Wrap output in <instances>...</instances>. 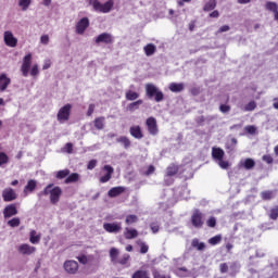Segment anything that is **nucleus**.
I'll return each instance as SVG.
<instances>
[{"label":"nucleus","mask_w":278,"mask_h":278,"mask_svg":"<svg viewBox=\"0 0 278 278\" xmlns=\"http://www.w3.org/2000/svg\"><path fill=\"white\" fill-rule=\"evenodd\" d=\"M263 162H266V164H273V156H270L269 154L263 155Z\"/></svg>","instance_id":"obj_59"},{"label":"nucleus","mask_w":278,"mask_h":278,"mask_svg":"<svg viewBox=\"0 0 278 278\" xmlns=\"http://www.w3.org/2000/svg\"><path fill=\"white\" fill-rule=\"evenodd\" d=\"M125 223L126 225H134V223H138V217L136 215H127Z\"/></svg>","instance_id":"obj_44"},{"label":"nucleus","mask_w":278,"mask_h":278,"mask_svg":"<svg viewBox=\"0 0 278 278\" xmlns=\"http://www.w3.org/2000/svg\"><path fill=\"white\" fill-rule=\"evenodd\" d=\"M103 170H105V175L100 178L101 184H108L110 179H112V175L114 174V167L110 165H104Z\"/></svg>","instance_id":"obj_14"},{"label":"nucleus","mask_w":278,"mask_h":278,"mask_svg":"<svg viewBox=\"0 0 278 278\" xmlns=\"http://www.w3.org/2000/svg\"><path fill=\"white\" fill-rule=\"evenodd\" d=\"M216 8V0H210L204 5V12H212Z\"/></svg>","instance_id":"obj_43"},{"label":"nucleus","mask_w":278,"mask_h":278,"mask_svg":"<svg viewBox=\"0 0 278 278\" xmlns=\"http://www.w3.org/2000/svg\"><path fill=\"white\" fill-rule=\"evenodd\" d=\"M143 101L142 100H137L132 103H130L127 106L128 112H136V110H138L140 108V105H142Z\"/></svg>","instance_id":"obj_38"},{"label":"nucleus","mask_w":278,"mask_h":278,"mask_svg":"<svg viewBox=\"0 0 278 278\" xmlns=\"http://www.w3.org/2000/svg\"><path fill=\"white\" fill-rule=\"evenodd\" d=\"M123 192H125V189L123 187H113L109 191L108 195L111 197V199H114L115 197L123 194Z\"/></svg>","instance_id":"obj_24"},{"label":"nucleus","mask_w":278,"mask_h":278,"mask_svg":"<svg viewBox=\"0 0 278 278\" xmlns=\"http://www.w3.org/2000/svg\"><path fill=\"white\" fill-rule=\"evenodd\" d=\"M68 175H71L70 169H62L55 173L56 179H66Z\"/></svg>","instance_id":"obj_40"},{"label":"nucleus","mask_w":278,"mask_h":278,"mask_svg":"<svg viewBox=\"0 0 278 278\" xmlns=\"http://www.w3.org/2000/svg\"><path fill=\"white\" fill-rule=\"evenodd\" d=\"M177 191L180 192V193H179V197H180L181 199H186V192H188V187L182 186V187H180L179 189H177Z\"/></svg>","instance_id":"obj_51"},{"label":"nucleus","mask_w":278,"mask_h":278,"mask_svg":"<svg viewBox=\"0 0 278 278\" xmlns=\"http://www.w3.org/2000/svg\"><path fill=\"white\" fill-rule=\"evenodd\" d=\"M140 253L144 254V253H149V245L144 242L140 243Z\"/></svg>","instance_id":"obj_55"},{"label":"nucleus","mask_w":278,"mask_h":278,"mask_svg":"<svg viewBox=\"0 0 278 278\" xmlns=\"http://www.w3.org/2000/svg\"><path fill=\"white\" fill-rule=\"evenodd\" d=\"M177 170H179L177 165H169L166 169V180H168V177H175V175H177Z\"/></svg>","instance_id":"obj_27"},{"label":"nucleus","mask_w":278,"mask_h":278,"mask_svg":"<svg viewBox=\"0 0 278 278\" xmlns=\"http://www.w3.org/2000/svg\"><path fill=\"white\" fill-rule=\"evenodd\" d=\"M129 134L132 136V138H136V140H142V138H144V135H142V128H140V126H131Z\"/></svg>","instance_id":"obj_18"},{"label":"nucleus","mask_w":278,"mask_h":278,"mask_svg":"<svg viewBox=\"0 0 278 278\" xmlns=\"http://www.w3.org/2000/svg\"><path fill=\"white\" fill-rule=\"evenodd\" d=\"M49 68H51V60H46V61L43 62L42 70H43V71H47V70H49Z\"/></svg>","instance_id":"obj_62"},{"label":"nucleus","mask_w":278,"mask_h":278,"mask_svg":"<svg viewBox=\"0 0 278 278\" xmlns=\"http://www.w3.org/2000/svg\"><path fill=\"white\" fill-rule=\"evenodd\" d=\"M146 94L148 99H154L156 103H162L164 101V92L155 86L153 83L146 84Z\"/></svg>","instance_id":"obj_3"},{"label":"nucleus","mask_w":278,"mask_h":278,"mask_svg":"<svg viewBox=\"0 0 278 278\" xmlns=\"http://www.w3.org/2000/svg\"><path fill=\"white\" fill-rule=\"evenodd\" d=\"M204 214L199 211V208L193 210V213L191 215V225L195 227V229H201L203 227L204 220Z\"/></svg>","instance_id":"obj_4"},{"label":"nucleus","mask_w":278,"mask_h":278,"mask_svg":"<svg viewBox=\"0 0 278 278\" xmlns=\"http://www.w3.org/2000/svg\"><path fill=\"white\" fill-rule=\"evenodd\" d=\"M212 157L215 160V162H218L225 157V151L220 148H213Z\"/></svg>","instance_id":"obj_19"},{"label":"nucleus","mask_w":278,"mask_h":278,"mask_svg":"<svg viewBox=\"0 0 278 278\" xmlns=\"http://www.w3.org/2000/svg\"><path fill=\"white\" fill-rule=\"evenodd\" d=\"M2 198L5 203H10L12 201H16L17 194L16 191L12 188H5L2 191Z\"/></svg>","instance_id":"obj_9"},{"label":"nucleus","mask_w":278,"mask_h":278,"mask_svg":"<svg viewBox=\"0 0 278 278\" xmlns=\"http://www.w3.org/2000/svg\"><path fill=\"white\" fill-rule=\"evenodd\" d=\"M93 125L96 129H103L105 127V117H98L94 119Z\"/></svg>","instance_id":"obj_35"},{"label":"nucleus","mask_w":278,"mask_h":278,"mask_svg":"<svg viewBox=\"0 0 278 278\" xmlns=\"http://www.w3.org/2000/svg\"><path fill=\"white\" fill-rule=\"evenodd\" d=\"M9 227H18L21 225V218L15 217L8 222Z\"/></svg>","instance_id":"obj_45"},{"label":"nucleus","mask_w":278,"mask_h":278,"mask_svg":"<svg viewBox=\"0 0 278 278\" xmlns=\"http://www.w3.org/2000/svg\"><path fill=\"white\" fill-rule=\"evenodd\" d=\"M255 108H257V103L255 101H250L244 106H240V110H242L243 112H253Z\"/></svg>","instance_id":"obj_32"},{"label":"nucleus","mask_w":278,"mask_h":278,"mask_svg":"<svg viewBox=\"0 0 278 278\" xmlns=\"http://www.w3.org/2000/svg\"><path fill=\"white\" fill-rule=\"evenodd\" d=\"M77 181H79V174L73 173L68 174V176L64 180V184H77Z\"/></svg>","instance_id":"obj_29"},{"label":"nucleus","mask_w":278,"mask_h":278,"mask_svg":"<svg viewBox=\"0 0 278 278\" xmlns=\"http://www.w3.org/2000/svg\"><path fill=\"white\" fill-rule=\"evenodd\" d=\"M222 240L223 236L216 235L215 237L208 239V244H211V247H216V244H220Z\"/></svg>","instance_id":"obj_41"},{"label":"nucleus","mask_w":278,"mask_h":278,"mask_svg":"<svg viewBox=\"0 0 278 278\" xmlns=\"http://www.w3.org/2000/svg\"><path fill=\"white\" fill-rule=\"evenodd\" d=\"M10 164V156L5 152H0V168H5Z\"/></svg>","instance_id":"obj_28"},{"label":"nucleus","mask_w":278,"mask_h":278,"mask_svg":"<svg viewBox=\"0 0 278 278\" xmlns=\"http://www.w3.org/2000/svg\"><path fill=\"white\" fill-rule=\"evenodd\" d=\"M240 165L243 166L245 170H251L255 167V161H253V159H245L240 162Z\"/></svg>","instance_id":"obj_25"},{"label":"nucleus","mask_w":278,"mask_h":278,"mask_svg":"<svg viewBox=\"0 0 278 278\" xmlns=\"http://www.w3.org/2000/svg\"><path fill=\"white\" fill-rule=\"evenodd\" d=\"M18 253H21L22 255H31L36 253V247H31L27 243L21 244L18 247Z\"/></svg>","instance_id":"obj_15"},{"label":"nucleus","mask_w":278,"mask_h":278,"mask_svg":"<svg viewBox=\"0 0 278 278\" xmlns=\"http://www.w3.org/2000/svg\"><path fill=\"white\" fill-rule=\"evenodd\" d=\"M3 41L7 47L14 48L18 45V39L14 37V34L10 30H5L3 34Z\"/></svg>","instance_id":"obj_8"},{"label":"nucleus","mask_w":278,"mask_h":278,"mask_svg":"<svg viewBox=\"0 0 278 278\" xmlns=\"http://www.w3.org/2000/svg\"><path fill=\"white\" fill-rule=\"evenodd\" d=\"M103 229H105L108 233H121V231L123 230V223L121 222L104 223Z\"/></svg>","instance_id":"obj_7"},{"label":"nucleus","mask_w":278,"mask_h":278,"mask_svg":"<svg viewBox=\"0 0 278 278\" xmlns=\"http://www.w3.org/2000/svg\"><path fill=\"white\" fill-rule=\"evenodd\" d=\"M217 164L220 168H223L224 170H227V168H229V162L225 161V160H219L217 161Z\"/></svg>","instance_id":"obj_49"},{"label":"nucleus","mask_w":278,"mask_h":278,"mask_svg":"<svg viewBox=\"0 0 278 278\" xmlns=\"http://www.w3.org/2000/svg\"><path fill=\"white\" fill-rule=\"evenodd\" d=\"M96 166H97V160H91V161H89L87 168H88V170H92L96 168Z\"/></svg>","instance_id":"obj_58"},{"label":"nucleus","mask_w":278,"mask_h":278,"mask_svg":"<svg viewBox=\"0 0 278 278\" xmlns=\"http://www.w3.org/2000/svg\"><path fill=\"white\" fill-rule=\"evenodd\" d=\"M184 88H186L184 83H170L168 86L170 92H182Z\"/></svg>","instance_id":"obj_23"},{"label":"nucleus","mask_w":278,"mask_h":278,"mask_svg":"<svg viewBox=\"0 0 278 278\" xmlns=\"http://www.w3.org/2000/svg\"><path fill=\"white\" fill-rule=\"evenodd\" d=\"M236 144H238V139L231 138L226 142V149H228V151H233L236 149Z\"/></svg>","instance_id":"obj_42"},{"label":"nucleus","mask_w":278,"mask_h":278,"mask_svg":"<svg viewBox=\"0 0 278 278\" xmlns=\"http://www.w3.org/2000/svg\"><path fill=\"white\" fill-rule=\"evenodd\" d=\"M219 110H220V112H222L223 114H227V112H230L231 106H229V105H227V104H222V105L219 106Z\"/></svg>","instance_id":"obj_56"},{"label":"nucleus","mask_w":278,"mask_h":278,"mask_svg":"<svg viewBox=\"0 0 278 278\" xmlns=\"http://www.w3.org/2000/svg\"><path fill=\"white\" fill-rule=\"evenodd\" d=\"M245 131L247 134H250L251 136H253L255 134V131H257V128H255V126H245Z\"/></svg>","instance_id":"obj_54"},{"label":"nucleus","mask_w":278,"mask_h":278,"mask_svg":"<svg viewBox=\"0 0 278 278\" xmlns=\"http://www.w3.org/2000/svg\"><path fill=\"white\" fill-rule=\"evenodd\" d=\"M150 229H151L152 233H157V231H160V224L159 223H152L150 225Z\"/></svg>","instance_id":"obj_52"},{"label":"nucleus","mask_w":278,"mask_h":278,"mask_svg":"<svg viewBox=\"0 0 278 278\" xmlns=\"http://www.w3.org/2000/svg\"><path fill=\"white\" fill-rule=\"evenodd\" d=\"M269 218L271 220H277V218H278V206L270 210Z\"/></svg>","instance_id":"obj_47"},{"label":"nucleus","mask_w":278,"mask_h":278,"mask_svg":"<svg viewBox=\"0 0 278 278\" xmlns=\"http://www.w3.org/2000/svg\"><path fill=\"white\" fill-rule=\"evenodd\" d=\"M64 149L66 153H73V143H66Z\"/></svg>","instance_id":"obj_64"},{"label":"nucleus","mask_w":278,"mask_h":278,"mask_svg":"<svg viewBox=\"0 0 278 278\" xmlns=\"http://www.w3.org/2000/svg\"><path fill=\"white\" fill-rule=\"evenodd\" d=\"M140 98V93L134 91V90H127L126 91V99L127 101H136V99Z\"/></svg>","instance_id":"obj_33"},{"label":"nucleus","mask_w":278,"mask_h":278,"mask_svg":"<svg viewBox=\"0 0 278 278\" xmlns=\"http://www.w3.org/2000/svg\"><path fill=\"white\" fill-rule=\"evenodd\" d=\"M116 142L124 144V149H129L131 147V141L129 140V138H127L125 136L117 138Z\"/></svg>","instance_id":"obj_36"},{"label":"nucleus","mask_w":278,"mask_h":278,"mask_svg":"<svg viewBox=\"0 0 278 278\" xmlns=\"http://www.w3.org/2000/svg\"><path fill=\"white\" fill-rule=\"evenodd\" d=\"M219 271L222 275H225V273H229V265L227 263H222L219 265Z\"/></svg>","instance_id":"obj_48"},{"label":"nucleus","mask_w":278,"mask_h":278,"mask_svg":"<svg viewBox=\"0 0 278 278\" xmlns=\"http://www.w3.org/2000/svg\"><path fill=\"white\" fill-rule=\"evenodd\" d=\"M29 242L31 244H39L40 243V235H38V232H36V230L30 231Z\"/></svg>","instance_id":"obj_31"},{"label":"nucleus","mask_w":278,"mask_h":278,"mask_svg":"<svg viewBox=\"0 0 278 278\" xmlns=\"http://www.w3.org/2000/svg\"><path fill=\"white\" fill-rule=\"evenodd\" d=\"M71 104H65L63 108H61L58 112L56 118L59 123H66L68 118H71V110H72Z\"/></svg>","instance_id":"obj_6"},{"label":"nucleus","mask_w":278,"mask_h":278,"mask_svg":"<svg viewBox=\"0 0 278 278\" xmlns=\"http://www.w3.org/2000/svg\"><path fill=\"white\" fill-rule=\"evenodd\" d=\"M94 114V104H90L87 111V116H92Z\"/></svg>","instance_id":"obj_63"},{"label":"nucleus","mask_w":278,"mask_h":278,"mask_svg":"<svg viewBox=\"0 0 278 278\" xmlns=\"http://www.w3.org/2000/svg\"><path fill=\"white\" fill-rule=\"evenodd\" d=\"M29 5H31V0H18V7L22 12H27V10H29Z\"/></svg>","instance_id":"obj_37"},{"label":"nucleus","mask_w":278,"mask_h":278,"mask_svg":"<svg viewBox=\"0 0 278 278\" xmlns=\"http://www.w3.org/2000/svg\"><path fill=\"white\" fill-rule=\"evenodd\" d=\"M64 270L70 275H75V273L79 270V264L77 263V261H66L64 263Z\"/></svg>","instance_id":"obj_10"},{"label":"nucleus","mask_w":278,"mask_h":278,"mask_svg":"<svg viewBox=\"0 0 278 278\" xmlns=\"http://www.w3.org/2000/svg\"><path fill=\"white\" fill-rule=\"evenodd\" d=\"M77 260L80 264H88V256L86 255H80L77 257Z\"/></svg>","instance_id":"obj_60"},{"label":"nucleus","mask_w":278,"mask_h":278,"mask_svg":"<svg viewBox=\"0 0 278 278\" xmlns=\"http://www.w3.org/2000/svg\"><path fill=\"white\" fill-rule=\"evenodd\" d=\"M153 277L154 278H170V276L164 275V274H160V271H157V270L153 271Z\"/></svg>","instance_id":"obj_57"},{"label":"nucleus","mask_w":278,"mask_h":278,"mask_svg":"<svg viewBox=\"0 0 278 278\" xmlns=\"http://www.w3.org/2000/svg\"><path fill=\"white\" fill-rule=\"evenodd\" d=\"M206 225H207V227H211V228L216 227V217H210V218L206 220Z\"/></svg>","instance_id":"obj_53"},{"label":"nucleus","mask_w":278,"mask_h":278,"mask_svg":"<svg viewBox=\"0 0 278 278\" xmlns=\"http://www.w3.org/2000/svg\"><path fill=\"white\" fill-rule=\"evenodd\" d=\"M10 84H12V79L8 77V74H0V92H5Z\"/></svg>","instance_id":"obj_16"},{"label":"nucleus","mask_w":278,"mask_h":278,"mask_svg":"<svg viewBox=\"0 0 278 278\" xmlns=\"http://www.w3.org/2000/svg\"><path fill=\"white\" fill-rule=\"evenodd\" d=\"M191 247L197 249V251H205V243L199 241V239L194 238L191 242Z\"/></svg>","instance_id":"obj_30"},{"label":"nucleus","mask_w":278,"mask_h":278,"mask_svg":"<svg viewBox=\"0 0 278 278\" xmlns=\"http://www.w3.org/2000/svg\"><path fill=\"white\" fill-rule=\"evenodd\" d=\"M89 3L94 12H100L101 14H110L112 8H114V0H109L104 3H101L99 0H86Z\"/></svg>","instance_id":"obj_2"},{"label":"nucleus","mask_w":278,"mask_h":278,"mask_svg":"<svg viewBox=\"0 0 278 278\" xmlns=\"http://www.w3.org/2000/svg\"><path fill=\"white\" fill-rule=\"evenodd\" d=\"M88 27H90V20L88 17H83L76 23L75 33L78 36H84Z\"/></svg>","instance_id":"obj_5"},{"label":"nucleus","mask_w":278,"mask_h":278,"mask_svg":"<svg viewBox=\"0 0 278 278\" xmlns=\"http://www.w3.org/2000/svg\"><path fill=\"white\" fill-rule=\"evenodd\" d=\"M146 125L151 136H157V121L154 117H149L146 122Z\"/></svg>","instance_id":"obj_11"},{"label":"nucleus","mask_w":278,"mask_h":278,"mask_svg":"<svg viewBox=\"0 0 278 278\" xmlns=\"http://www.w3.org/2000/svg\"><path fill=\"white\" fill-rule=\"evenodd\" d=\"M31 60H33L31 53H28L23 58L22 66H21V73L23 77H29V75L31 77H38V75H40V70L38 68V64H34L31 66Z\"/></svg>","instance_id":"obj_1"},{"label":"nucleus","mask_w":278,"mask_h":278,"mask_svg":"<svg viewBox=\"0 0 278 278\" xmlns=\"http://www.w3.org/2000/svg\"><path fill=\"white\" fill-rule=\"evenodd\" d=\"M36 186H38V181L30 179L27 181V185L24 188V194L27 197L29 192H34L36 190Z\"/></svg>","instance_id":"obj_20"},{"label":"nucleus","mask_w":278,"mask_h":278,"mask_svg":"<svg viewBox=\"0 0 278 278\" xmlns=\"http://www.w3.org/2000/svg\"><path fill=\"white\" fill-rule=\"evenodd\" d=\"M124 236L126 240H134V238H138V230H136L135 228L126 227Z\"/></svg>","instance_id":"obj_21"},{"label":"nucleus","mask_w":278,"mask_h":278,"mask_svg":"<svg viewBox=\"0 0 278 278\" xmlns=\"http://www.w3.org/2000/svg\"><path fill=\"white\" fill-rule=\"evenodd\" d=\"M230 275H236L240 271V263L233 262L229 265Z\"/></svg>","instance_id":"obj_39"},{"label":"nucleus","mask_w":278,"mask_h":278,"mask_svg":"<svg viewBox=\"0 0 278 278\" xmlns=\"http://www.w3.org/2000/svg\"><path fill=\"white\" fill-rule=\"evenodd\" d=\"M156 49L157 48L155 47V45L148 43L147 46H144L143 51L148 58H151V55H153V53H155Z\"/></svg>","instance_id":"obj_26"},{"label":"nucleus","mask_w":278,"mask_h":278,"mask_svg":"<svg viewBox=\"0 0 278 278\" xmlns=\"http://www.w3.org/2000/svg\"><path fill=\"white\" fill-rule=\"evenodd\" d=\"M60 197H62V189L60 187H54L50 190V203L55 205L60 201Z\"/></svg>","instance_id":"obj_12"},{"label":"nucleus","mask_w":278,"mask_h":278,"mask_svg":"<svg viewBox=\"0 0 278 278\" xmlns=\"http://www.w3.org/2000/svg\"><path fill=\"white\" fill-rule=\"evenodd\" d=\"M112 41V35L108 33H102L96 38V45H101V42L104 45H111Z\"/></svg>","instance_id":"obj_17"},{"label":"nucleus","mask_w":278,"mask_h":278,"mask_svg":"<svg viewBox=\"0 0 278 278\" xmlns=\"http://www.w3.org/2000/svg\"><path fill=\"white\" fill-rule=\"evenodd\" d=\"M110 257L113 264H118V249L112 248L110 250Z\"/></svg>","instance_id":"obj_34"},{"label":"nucleus","mask_w":278,"mask_h":278,"mask_svg":"<svg viewBox=\"0 0 278 278\" xmlns=\"http://www.w3.org/2000/svg\"><path fill=\"white\" fill-rule=\"evenodd\" d=\"M261 197L264 201H270L273 199V191H263Z\"/></svg>","instance_id":"obj_46"},{"label":"nucleus","mask_w":278,"mask_h":278,"mask_svg":"<svg viewBox=\"0 0 278 278\" xmlns=\"http://www.w3.org/2000/svg\"><path fill=\"white\" fill-rule=\"evenodd\" d=\"M265 8L269 12H274V18H275V21H278V5H277V2H267Z\"/></svg>","instance_id":"obj_22"},{"label":"nucleus","mask_w":278,"mask_h":278,"mask_svg":"<svg viewBox=\"0 0 278 278\" xmlns=\"http://www.w3.org/2000/svg\"><path fill=\"white\" fill-rule=\"evenodd\" d=\"M18 214V210H16V204H9L3 210L4 218H12V216H16Z\"/></svg>","instance_id":"obj_13"},{"label":"nucleus","mask_w":278,"mask_h":278,"mask_svg":"<svg viewBox=\"0 0 278 278\" xmlns=\"http://www.w3.org/2000/svg\"><path fill=\"white\" fill-rule=\"evenodd\" d=\"M129 262V254H124L122 258L117 260V264H121L122 266H125Z\"/></svg>","instance_id":"obj_50"},{"label":"nucleus","mask_w":278,"mask_h":278,"mask_svg":"<svg viewBox=\"0 0 278 278\" xmlns=\"http://www.w3.org/2000/svg\"><path fill=\"white\" fill-rule=\"evenodd\" d=\"M41 45H49V35H43L40 38Z\"/></svg>","instance_id":"obj_61"}]
</instances>
